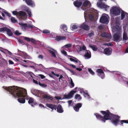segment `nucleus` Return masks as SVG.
<instances>
[{
	"instance_id": "obj_1",
	"label": "nucleus",
	"mask_w": 128,
	"mask_h": 128,
	"mask_svg": "<svg viewBox=\"0 0 128 128\" xmlns=\"http://www.w3.org/2000/svg\"><path fill=\"white\" fill-rule=\"evenodd\" d=\"M100 112L104 115V116L98 113L94 114V115L98 119L104 122H105L106 120H111V122L115 126L118 124V120L120 117L118 115L111 113L108 110L106 111H101Z\"/></svg>"
},
{
	"instance_id": "obj_2",
	"label": "nucleus",
	"mask_w": 128,
	"mask_h": 128,
	"mask_svg": "<svg viewBox=\"0 0 128 128\" xmlns=\"http://www.w3.org/2000/svg\"><path fill=\"white\" fill-rule=\"evenodd\" d=\"M4 88L8 91L14 97H23L26 98L27 100H29L30 98L27 95L26 90L24 88L14 86L8 87L3 86Z\"/></svg>"
},
{
	"instance_id": "obj_3",
	"label": "nucleus",
	"mask_w": 128,
	"mask_h": 128,
	"mask_svg": "<svg viewBox=\"0 0 128 128\" xmlns=\"http://www.w3.org/2000/svg\"><path fill=\"white\" fill-rule=\"evenodd\" d=\"M121 10L119 8L115 6L112 8L110 10V12L112 14L117 16L120 14Z\"/></svg>"
},
{
	"instance_id": "obj_4",
	"label": "nucleus",
	"mask_w": 128,
	"mask_h": 128,
	"mask_svg": "<svg viewBox=\"0 0 128 128\" xmlns=\"http://www.w3.org/2000/svg\"><path fill=\"white\" fill-rule=\"evenodd\" d=\"M6 32L7 34L10 36H12L13 35V33L11 32L10 29L6 27H3L0 28V32Z\"/></svg>"
},
{
	"instance_id": "obj_5",
	"label": "nucleus",
	"mask_w": 128,
	"mask_h": 128,
	"mask_svg": "<svg viewBox=\"0 0 128 128\" xmlns=\"http://www.w3.org/2000/svg\"><path fill=\"white\" fill-rule=\"evenodd\" d=\"M121 35L120 32L119 31H117L116 32L113 36L114 41L116 42H118V41H119Z\"/></svg>"
},
{
	"instance_id": "obj_6",
	"label": "nucleus",
	"mask_w": 128,
	"mask_h": 128,
	"mask_svg": "<svg viewBox=\"0 0 128 128\" xmlns=\"http://www.w3.org/2000/svg\"><path fill=\"white\" fill-rule=\"evenodd\" d=\"M76 93V91H74L73 90H71L68 94H65L64 95L63 98L65 99H70L72 98L74 94Z\"/></svg>"
},
{
	"instance_id": "obj_7",
	"label": "nucleus",
	"mask_w": 128,
	"mask_h": 128,
	"mask_svg": "<svg viewBox=\"0 0 128 128\" xmlns=\"http://www.w3.org/2000/svg\"><path fill=\"white\" fill-rule=\"evenodd\" d=\"M97 4L98 6L100 8H104L106 11L110 7L109 6L106 5L102 2H98Z\"/></svg>"
},
{
	"instance_id": "obj_8",
	"label": "nucleus",
	"mask_w": 128,
	"mask_h": 128,
	"mask_svg": "<svg viewBox=\"0 0 128 128\" xmlns=\"http://www.w3.org/2000/svg\"><path fill=\"white\" fill-rule=\"evenodd\" d=\"M82 0H76L74 2L73 4L77 8H79L82 5Z\"/></svg>"
},
{
	"instance_id": "obj_9",
	"label": "nucleus",
	"mask_w": 128,
	"mask_h": 128,
	"mask_svg": "<svg viewBox=\"0 0 128 128\" xmlns=\"http://www.w3.org/2000/svg\"><path fill=\"white\" fill-rule=\"evenodd\" d=\"M108 22V20L107 16H102L100 19V22L102 23H105Z\"/></svg>"
},
{
	"instance_id": "obj_10",
	"label": "nucleus",
	"mask_w": 128,
	"mask_h": 128,
	"mask_svg": "<svg viewBox=\"0 0 128 128\" xmlns=\"http://www.w3.org/2000/svg\"><path fill=\"white\" fill-rule=\"evenodd\" d=\"M46 106L52 110H56V108H57L56 105L51 104H46Z\"/></svg>"
},
{
	"instance_id": "obj_11",
	"label": "nucleus",
	"mask_w": 128,
	"mask_h": 128,
	"mask_svg": "<svg viewBox=\"0 0 128 128\" xmlns=\"http://www.w3.org/2000/svg\"><path fill=\"white\" fill-rule=\"evenodd\" d=\"M96 72L98 73V75L102 78L104 76V73L103 70L101 69H98L96 70Z\"/></svg>"
},
{
	"instance_id": "obj_12",
	"label": "nucleus",
	"mask_w": 128,
	"mask_h": 128,
	"mask_svg": "<svg viewBox=\"0 0 128 128\" xmlns=\"http://www.w3.org/2000/svg\"><path fill=\"white\" fill-rule=\"evenodd\" d=\"M82 106L81 103H78L74 107V109L76 111L78 112L79 111V108L81 107Z\"/></svg>"
},
{
	"instance_id": "obj_13",
	"label": "nucleus",
	"mask_w": 128,
	"mask_h": 128,
	"mask_svg": "<svg viewBox=\"0 0 128 128\" xmlns=\"http://www.w3.org/2000/svg\"><path fill=\"white\" fill-rule=\"evenodd\" d=\"M57 110V111L59 113H62L64 112V110L62 106L60 104H58L57 106L56 110Z\"/></svg>"
},
{
	"instance_id": "obj_14",
	"label": "nucleus",
	"mask_w": 128,
	"mask_h": 128,
	"mask_svg": "<svg viewBox=\"0 0 128 128\" xmlns=\"http://www.w3.org/2000/svg\"><path fill=\"white\" fill-rule=\"evenodd\" d=\"M25 1L27 5L33 6H35V4L32 0H23Z\"/></svg>"
},
{
	"instance_id": "obj_15",
	"label": "nucleus",
	"mask_w": 128,
	"mask_h": 128,
	"mask_svg": "<svg viewBox=\"0 0 128 128\" xmlns=\"http://www.w3.org/2000/svg\"><path fill=\"white\" fill-rule=\"evenodd\" d=\"M81 27L84 30H89V26L86 24L85 22L83 23L81 25Z\"/></svg>"
},
{
	"instance_id": "obj_16",
	"label": "nucleus",
	"mask_w": 128,
	"mask_h": 128,
	"mask_svg": "<svg viewBox=\"0 0 128 128\" xmlns=\"http://www.w3.org/2000/svg\"><path fill=\"white\" fill-rule=\"evenodd\" d=\"M28 102L29 104H31V105L32 106H34V105H36L37 104L36 103L34 102V99L32 98H30L28 101Z\"/></svg>"
},
{
	"instance_id": "obj_17",
	"label": "nucleus",
	"mask_w": 128,
	"mask_h": 128,
	"mask_svg": "<svg viewBox=\"0 0 128 128\" xmlns=\"http://www.w3.org/2000/svg\"><path fill=\"white\" fill-rule=\"evenodd\" d=\"M82 6L83 7H86L88 6L90 2L88 0H82Z\"/></svg>"
},
{
	"instance_id": "obj_18",
	"label": "nucleus",
	"mask_w": 128,
	"mask_h": 128,
	"mask_svg": "<svg viewBox=\"0 0 128 128\" xmlns=\"http://www.w3.org/2000/svg\"><path fill=\"white\" fill-rule=\"evenodd\" d=\"M86 52L84 54V56L88 59L90 58L91 56L90 52L89 50H86Z\"/></svg>"
},
{
	"instance_id": "obj_19",
	"label": "nucleus",
	"mask_w": 128,
	"mask_h": 128,
	"mask_svg": "<svg viewBox=\"0 0 128 128\" xmlns=\"http://www.w3.org/2000/svg\"><path fill=\"white\" fill-rule=\"evenodd\" d=\"M66 36H56L55 40L57 41H59L62 40H66Z\"/></svg>"
},
{
	"instance_id": "obj_20",
	"label": "nucleus",
	"mask_w": 128,
	"mask_h": 128,
	"mask_svg": "<svg viewBox=\"0 0 128 128\" xmlns=\"http://www.w3.org/2000/svg\"><path fill=\"white\" fill-rule=\"evenodd\" d=\"M104 54L107 55H109L111 54V52L110 51V49L107 48H106L104 50Z\"/></svg>"
},
{
	"instance_id": "obj_21",
	"label": "nucleus",
	"mask_w": 128,
	"mask_h": 128,
	"mask_svg": "<svg viewBox=\"0 0 128 128\" xmlns=\"http://www.w3.org/2000/svg\"><path fill=\"white\" fill-rule=\"evenodd\" d=\"M120 118L119 119L118 124H119L122 125L124 123L128 124V120H120Z\"/></svg>"
},
{
	"instance_id": "obj_22",
	"label": "nucleus",
	"mask_w": 128,
	"mask_h": 128,
	"mask_svg": "<svg viewBox=\"0 0 128 128\" xmlns=\"http://www.w3.org/2000/svg\"><path fill=\"white\" fill-rule=\"evenodd\" d=\"M18 102L20 103L23 104L25 102V100L24 98L23 97L18 98Z\"/></svg>"
},
{
	"instance_id": "obj_23",
	"label": "nucleus",
	"mask_w": 128,
	"mask_h": 128,
	"mask_svg": "<svg viewBox=\"0 0 128 128\" xmlns=\"http://www.w3.org/2000/svg\"><path fill=\"white\" fill-rule=\"evenodd\" d=\"M26 15V13L23 11H20L19 12L18 15L21 17H24Z\"/></svg>"
},
{
	"instance_id": "obj_24",
	"label": "nucleus",
	"mask_w": 128,
	"mask_h": 128,
	"mask_svg": "<svg viewBox=\"0 0 128 128\" xmlns=\"http://www.w3.org/2000/svg\"><path fill=\"white\" fill-rule=\"evenodd\" d=\"M101 36L103 37H104L106 38H110L111 36L108 33L106 32H104L101 35Z\"/></svg>"
},
{
	"instance_id": "obj_25",
	"label": "nucleus",
	"mask_w": 128,
	"mask_h": 128,
	"mask_svg": "<svg viewBox=\"0 0 128 128\" xmlns=\"http://www.w3.org/2000/svg\"><path fill=\"white\" fill-rule=\"evenodd\" d=\"M89 47L91 48L94 51H96L97 50V48L95 45L92 46L90 44H89Z\"/></svg>"
},
{
	"instance_id": "obj_26",
	"label": "nucleus",
	"mask_w": 128,
	"mask_h": 128,
	"mask_svg": "<svg viewBox=\"0 0 128 128\" xmlns=\"http://www.w3.org/2000/svg\"><path fill=\"white\" fill-rule=\"evenodd\" d=\"M44 98L45 99L52 100L53 99L52 97H50L49 95H45L44 96Z\"/></svg>"
},
{
	"instance_id": "obj_27",
	"label": "nucleus",
	"mask_w": 128,
	"mask_h": 128,
	"mask_svg": "<svg viewBox=\"0 0 128 128\" xmlns=\"http://www.w3.org/2000/svg\"><path fill=\"white\" fill-rule=\"evenodd\" d=\"M35 92L36 94L38 96H41V92L40 90H35Z\"/></svg>"
},
{
	"instance_id": "obj_28",
	"label": "nucleus",
	"mask_w": 128,
	"mask_h": 128,
	"mask_svg": "<svg viewBox=\"0 0 128 128\" xmlns=\"http://www.w3.org/2000/svg\"><path fill=\"white\" fill-rule=\"evenodd\" d=\"M48 51L51 54L52 56L54 58L56 57V54L54 52L50 50H48Z\"/></svg>"
},
{
	"instance_id": "obj_29",
	"label": "nucleus",
	"mask_w": 128,
	"mask_h": 128,
	"mask_svg": "<svg viewBox=\"0 0 128 128\" xmlns=\"http://www.w3.org/2000/svg\"><path fill=\"white\" fill-rule=\"evenodd\" d=\"M19 24L21 25L22 28H24L27 27L28 25L26 24H23L21 22L19 23Z\"/></svg>"
},
{
	"instance_id": "obj_30",
	"label": "nucleus",
	"mask_w": 128,
	"mask_h": 128,
	"mask_svg": "<svg viewBox=\"0 0 128 128\" xmlns=\"http://www.w3.org/2000/svg\"><path fill=\"white\" fill-rule=\"evenodd\" d=\"M127 13L126 12L123 10H122L121 14V19L122 20L123 19L125 16V14Z\"/></svg>"
},
{
	"instance_id": "obj_31",
	"label": "nucleus",
	"mask_w": 128,
	"mask_h": 128,
	"mask_svg": "<svg viewBox=\"0 0 128 128\" xmlns=\"http://www.w3.org/2000/svg\"><path fill=\"white\" fill-rule=\"evenodd\" d=\"M61 26L62 29L65 32L67 31V26L65 25H62Z\"/></svg>"
},
{
	"instance_id": "obj_32",
	"label": "nucleus",
	"mask_w": 128,
	"mask_h": 128,
	"mask_svg": "<svg viewBox=\"0 0 128 128\" xmlns=\"http://www.w3.org/2000/svg\"><path fill=\"white\" fill-rule=\"evenodd\" d=\"M38 84L40 86L43 88H45L47 86L46 85L43 83H41L39 81H38Z\"/></svg>"
},
{
	"instance_id": "obj_33",
	"label": "nucleus",
	"mask_w": 128,
	"mask_h": 128,
	"mask_svg": "<svg viewBox=\"0 0 128 128\" xmlns=\"http://www.w3.org/2000/svg\"><path fill=\"white\" fill-rule=\"evenodd\" d=\"M123 39L124 40H126L128 39L127 34L126 33H124L123 36Z\"/></svg>"
},
{
	"instance_id": "obj_34",
	"label": "nucleus",
	"mask_w": 128,
	"mask_h": 128,
	"mask_svg": "<svg viewBox=\"0 0 128 128\" xmlns=\"http://www.w3.org/2000/svg\"><path fill=\"white\" fill-rule=\"evenodd\" d=\"M74 98L76 99L78 98L79 100H80L82 98V97L80 94H76L75 95Z\"/></svg>"
},
{
	"instance_id": "obj_35",
	"label": "nucleus",
	"mask_w": 128,
	"mask_h": 128,
	"mask_svg": "<svg viewBox=\"0 0 128 128\" xmlns=\"http://www.w3.org/2000/svg\"><path fill=\"white\" fill-rule=\"evenodd\" d=\"M74 58H70V60L72 62H77L78 59H77L75 57H73Z\"/></svg>"
},
{
	"instance_id": "obj_36",
	"label": "nucleus",
	"mask_w": 128,
	"mask_h": 128,
	"mask_svg": "<svg viewBox=\"0 0 128 128\" xmlns=\"http://www.w3.org/2000/svg\"><path fill=\"white\" fill-rule=\"evenodd\" d=\"M26 12H27L28 14L29 17H30L32 16V14L30 10L28 9L26 10Z\"/></svg>"
},
{
	"instance_id": "obj_37",
	"label": "nucleus",
	"mask_w": 128,
	"mask_h": 128,
	"mask_svg": "<svg viewBox=\"0 0 128 128\" xmlns=\"http://www.w3.org/2000/svg\"><path fill=\"white\" fill-rule=\"evenodd\" d=\"M83 93L84 94V96L85 97H87L88 98H90V95L87 93V92L86 91H83Z\"/></svg>"
},
{
	"instance_id": "obj_38",
	"label": "nucleus",
	"mask_w": 128,
	"mask_h": 128,
	"mask_svg": "<svg viewBox=\"0 0 128 128\" xmlns=\"http://www.w3.org/2000/svg\"><path fill=\"white\" fill-rule=\"evenodd\" d=\"M26 74L30 75L32 78H33V75H34L33 73L31 72H26Z\"/></svg>"
},
{
	"instance_id": "obj_39",
	"label": "nucleus",
	"mask_w": 128,
	"mask_h": 128,
	"mask_svg": "<svg viewBox=\"0 0 128 128\" xmlns=\"http://www.w3.org/2000/svg\"><path fill=\"white\" fill-rule=\"evenodd\" d=\"M11 20L12 22L13 23H15L17 21V20L15 19V18L12 17H11Z\"/></svg>"
},
{
	"instance_id": "obj_40",
	"label": "nucleus",
	"mask_w": 128,
	"mask_h": 128,
	"mask_svg": "<svg viewBox=\"0 0 128 128\" xmlns=\"http://www.w3.org/2000/svg\"><path fill=\"white\" fill-rule=\"evenodd\" d=\"M42 32L46 34H49L50 33V31L47 30H43Z\"/></svg>"
},
{
	"instance_id": "obj_41",
	"label": "nucleus",
	"mask_w": 128,
	"mask_h": 128,
	"mask_svg": "<svg viewBox=\"0 0 128 128\" xmlns=\"http://www.w3.org/2000/svg\"><path fill=\"white\" fill-rule=\"evenodd\" d=\"M70 84L71 86H70L71 88H72L74 87V84L72 80V79H70Z\"/></svg>"
},
{
	"instance_id": "obj_42",
	"label": "nucleus",
	"mask_w": 128,
	"mask_h": 128,
	"mask_svg": "<svg viewBox=\"0 0 128 128\" xmlns=\"http://www.w3.org/2000/svg\"><path fill=\"white\" fill-rule=\"evenodd\" d=\"M88 71L92 75H94L95 73L90 68H88Z\"/></svg>"
},
{
	"instance_id": "obj_43",
	"label": "nucleus",
	"mask_w": 128,
	"mask_h": 128,
	"mask_svg": "<svg viewBox=\"0 0 128 128\" xmlns=\"http://www.w3.org/2000/svg\"><path fill=\"white\" fill-rule=\"evenodd\" d=\"M94 35V33L93 32H91L88 34V36L90 37H91Z\"/></svg>"
},
{
	"instance_id": "obj_44",
	"label": "nucleus",
	"mask_w": 128,
	"mask_h": 128,
	"mask_svg": "<svg viewBox=\"0 0 128 128\" xmlns=\"http://www.w3.org/2000/svg\"><path fill=\"white\" fill-rule=\"evenodd\" d=\"M31 38H29L25 37L24 38V39L25 40L27 41L28 42H30Z\"/></svg>"
},
{
	"instance_id": "obj_45",
	"label": "nucleus",
	"mask_w": 128,
	"mask_h": 128,
	"mask_svg": "<svg viewBox=\"0 0 128 128\" xmlns=\"http://www.w3.org/2000/svg\"><path fill=\"white\" fill-rule=\"evenodd\" d=\"M34 26L32 25H31L30 24H28V26L27 28H29L32 29L34 27Z\"/></svg>"
},
{
	"instance_id": "obj_46",
	"label": "nucleus",
	"mask_w": 128,
	"mask_h": 128,
	"mask_svg": "<svg viewBox=\"0 0 128 128\" xmlns=\"http://www.w3.org/2000/svg\"><path fill=\"white\" fill-rule=\"evenodd\" d=\"M72 44H67L65 45L64 46L66 48H69L72 46Z\"/></svg>"
},
{
	"instance_id": "obj_47",
	"label": "nucleus",
	"mask_w": 128,
	"mask_h": 128,
	"mask_svg": "<svg viewBox=\"0 0 128 128\" xmlns=\"http://www.w3.org/2000/svg\"><path fill=\"white\" fill-rule=\"evenodd\" d=\"M21 33H19L18 30H16L15 32V34L16 35H20L21 34Z\"/></svg>"
},
{
	"instance_id": "obj_48",
	"label": "nucleus",
	"mask_w": 128,
	"mask_h": 128,
	"mask_svg": "<svg viewBox=\"0 0 128 128\" xmlns=\"http://www.w3.org/2000/svg\"><path fill=\"white\" fill-rule=\"evenodd\" d=\"M31 42L34 44H36V41L34 39L31 38Z\"/></svg>"
},
{
	"instance_id": "obj_49",
	"label": "nucleus",
	"mask_w": 128,
	"mask_h": 128,
	"mask_svg": "<svg viewBox=\"0 0 128 128\" xmlns=\"http://www.w3.org/2000/svg\"><path fill=\"white\" fill-rule=\"evenodd\" d=\"M4 14H5L8 16L9 17H11V15L10 13H8L6 11H4Z\"/></svg>"
},
{
	"instance_id": "obj_50",
	"label": "nucleus",
	"mask_w": 128,
	"mask_h": 128,
	"mask_svg": "<svg viewBox=\"0 0 128 128\" xmlns=\"http://www.w3.org/2000/svg\"><path fill=\"white\" fill-rule=\"evenodd\" d=\"M64 78V77L62 75H60V77L59 78V82H60V80H62V79Z\"/></svg>"
},
{
	"instance_id": "obj_51",
	"label": "nucleus",
	"mask_w": 128,
	"mask_h": 128,
	"mask_svg": "<svg viewBox=\"0 0 128 128\" xmlns=\"http://www.w3.org/2000/svg\"><path fill=\"white\" fill-rule=\"evenodd\" d=\"M62 53L65 56H66L67 55V53L66 51L64 50H63L62 51Z\"/></svg>"
},
{
	"instance_id": "obj_52",
	"label": "nucleus",
	"mask_w": 128,
	"mask_h": 128,
	"mask_svg": "<svg viewBox=\"0 0 128 128\" xmlns=\"http://www.w3.org/2000/svg\"><path fill=\"white\" fill-rule=\"evenodd\" d=\"M72 100H70L68 101V106L70 107L71 106V104L72 103Z\"/></svg>"
},
{
	"instance_id": "obj_53",
	"label": "nucleus",
	"mask_w": 128,
	"mask_h": 128,
	"mask_svg": "<svg viewBox=\"0 0 128 128\" xmlns=\"http://www.w3.org/2000/svg\"><path fill=\"white\" fill-rule=\"evenodd\" d=\"M104 44L110 46H112V44L111 42H110L108 43H105Z\"/></svg>"
},
{
	"instance_id": "obj_54",
	"label": "nucleus",
	"mask_w": 128,
	"mask_h": 128,
	"mask_svg": "<svg viewBox=\"0 0 128 128\" xmlns=\"http://www.w3.org/2000/svg\"><path fill=\"white\" fill-rule=\"evenodd\" d=\"M8 62L9 63V64H14V63L11 60H9Z\"/></svg>"
},
{
	"instance_id": "obj_55",
	"label": "nucleus",
	"mask_w": 128,
	"mask_h": 128,
	"mask_svg": "<svg viewBox=\"0 0 128 128\" xmlns=\"http://www.w3.org/2000/svg\"><path fill=\"white\" fill-rule=\"evenodd\" d=\"M33 82H34V83H35L36 84H38V81L37 80H36L34 79H33Z\"/></svg>"
},
{
	"instance_id": "obj_56",
	"label": "nucleus",
	"mask_w": 128,
	"mask_h": 128,
	"mask_svg": "<svg viewBox=\"0 0 128 128\" xmlns=\"http://www.w3.org/2000/svg\"><path fill=\"white\" fill-rule=\"evenodd\" d=\"M72 28L73 29H76L77 28V26L76 25H73L72 27Z\"/></svg>"
},
{
	"instance_id": "obj_57",
	"label": "nucleus",
	"mask_w": 128,
	"mask_h": 128,
	"mask_svg": "<svg viewBox=\"0 0 128 128\" xmlns=\"http://www.w3.org/2000/svg\"><path fill=\"white\" fill-rule=\"evenodd\" d=\"M18 42L21 44H23L24 43L23 41L20 39H19L18 40Z\"/></svg>"
},
{
	"instance_id": "obj_58",
	"label": "nucleus",
	"mask_w": 128,
	"mask_h": 128,
	"mask_svg": "<svg viewBox=\"0 0 128 128\" xmlns=\"http://www.w3.org/2000/svg\"><path fill=\"white\" fill-rule=\"evenodd\" d=\"M12 14L14 15H16L18 14V12L15 11H13L12 12Z\"/></svg>"
},
{
	"instance_id": "obj_59",
	"label": "nucleus",
	"mask_w": 128,
	"mask_h": 128,
	"mask_svg": "<svg viewBox=\"0 0 128 128\" xmlns=\"http://www.w3.org/2000/svg\"><path fill=\"white\" fill-rule=\"evenodd\" d=\"M38 75L40 76L42 79H44L45 77V76L42 74H39Z\"/></svg>"
},
{
	"instance_id": "obj_60",
	"label": "nucleus",
	"mask_w": 128,
	"mask_h": 128,
	"mask_svg": "<svg viewBox=\"0 0 128 128\" xmlns=\"http://www.w3.org/2000/svg\"><path fill=\"white\" fill-rule=\"evenodd\" d=\"M89 18L90 20H93V16L92 15L90 16Z\"/></svg>"
},
{
	"instance_id": "obj_61",
	"label": "nucleus",
	"mask_w": 128,
	"mask_h": 128,
	"mask_svg": "<svg viewBox=\"0 0 128 128\" xmlns=\"http://www.w3.org/2000/svg\"><path fill=\"white\" fill-rule=\"evenodd\" d=\"M55 98L56 100H60L61 99V98L60 96H56Z\"/></svg>"
},
{
	"instance_id": "obj_62",
	"label": "nucleus",
	"mask_w": 128,
	"mask_h": 128,
	"mask_svg": "<svg viewBox=\"0 0 128 128\" xmlns=\"http://www.w3.org/2000/svg\"><path fill=\"white\" fill-rule=\"evenodd\" d=\"M38 58H39L41 59H42L43 58V56L41 55H39L38 56Z\"/></svg>"
},
{
	"instance_id": "obj_63",
	"label": "nucleus",
	"mask_w": 128,
	"mask_h": 128,
	"mask_svg": "<svg viewBox=\"0 0 128 128\" xmlns=\"http://www.w3.org/2000/svg\"><path fill=\"white\" fill-rule=\"evenodd\" d=\"M5 10L3 9L0 8V12L2 13V12H4V11H5Z\"/></svg>"
},
{
	"instance_id": "obj_64",
	"label": "nucleus",
	"mask_w": 128,
	"mask_h": 128,
	"mask_svg": "<svg viewBox=\"0 0 128 128\" xmlns=\"http://www.w3.org/2000/svg\"><path fill=\"white\" fill-rule=\"evenodd\" d=\"M70 66L71 67L73 68H76V67L73 64H70Z\"/></svg>"
}]
</instances>
